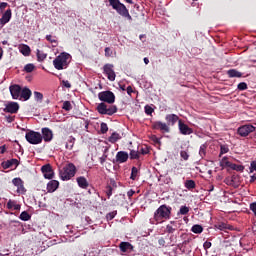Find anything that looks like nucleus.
I'll return each instance as SVG.
<instances>
[{"instance_id": "f257e3e1", "label": "nucleus", "mask_w": 256, "mask_h": 256, "mask_svg": "<svg viewBox=\"0 0 256 256\" xmlns=\"http://www.w3.org/2000/svg\"><path fill=\"white\" fill-rule=\"evenodd\" d=\"M71 59V54L62 52L53 60V66L57 69V71H63V69H67L69 67Z\"/></svg>"}, {"instance_id": "f03ea898", "label": "nucleus", "mask_w": 256, "mask_h": 256, "mask_svg": "<svg viewBox=\"0 0 256 256\" xmlns=\"http://www.w3.org/2000/svg\"><path fill=\"white\" fill-rule=\"evenodd\" d=\"M171 217V207L167 205H161L154 213V220L157 223H163V219H169Z\"/></svg>"}, {"instance_id": "7ed1b4c3", "label": "nucleus", "mask_w": 256, "mask_h": 256, "mask_svg": "<svg viewBox=\"0 0 256 256\" xmlns=\"http://www.w3.org/2000/svg\"><path fill=\"white\" fill-rule=\"evenodd\" d=\"M76 173L77 167H75L73 163H69L60 170L59 175L62 181H69L72 177H75Z\"/></svg>"}, {"instance_id": "20e7f679", "label": "nucleus", "mask_w": 256, "mask_h": 256, "mask_svg": "<svg viewBox=\"0 0 256 256\" xmlns=\"http://www.w3.org/2000/svg\"><path fill=\"white\" fill-rule=\"evenodd\" d=\"M112 9H115L119 15L122 17H126L131 21V16L129 14V10H127V7H125V4L121 3L119 0H108Z\"/></svg>"}, {"instance_id": "39448f33", "label": "nucleus", "mask_w": 256, "mask_h": 256, "mask_svg": "<svg viewBox=\"0 0 256 256\" xmlns=\"http://www.w3.org/2000/svg\"><path fill=\"white\" fill-rule=\"evenodd\" d=\"M25 139L30 143V145H39L43 142V136L41 133L33 130L26 133Z\"/></svg>"}, {"instance_id": "423d86ee", "label": "nucleus", "mask_w": 256, "mask_h": 256, "mask_svg": "<svg viewBox=\"0 0 256 256\" xmlns=\"http://www.w3.org/2000/svg\"><path fill=\"white\" fill-rule=\"evenodd\" d=\"M97 111L98 113H100V115H115V112L117 111V106L107 107V104L102 102L98 104Z\"/></svg>"}, {"instance_id": "0eeeda50", "label": "nucleus", "mask_w": 256, "mask_h": 256, "mask_svg": "<svg viewBox=\"0 0 256 256\" xmlns=\"http://www.w3.org/2000/svg\"><path fill=\"white\" fill-rule=\"evenodd\" d=\"M98 98L103 103H108L109 105H113L115 103V94L111 91H103L98 94Z\"/></svg>"}, {"instance_id": "6e6552de", "label": "nucleus", "mask_w": 256, "mask_h": 256, "mask_svg": "<svg viewBox=\"0 0 256 256\" xmlns=\"http://www.w3.org/2000/svg\"><path fill=\"white\" fill-rule=\"evenodd\" d=\"M152 128L162 131V133H169L171 131V129L169 128V124L161 121L153 122Z\"/></svg>"}, {"instance_id": "1a4fd4ad", "label": "nucleus", "mask_w": 256, "mask_h": 256, "mask_svg": "<svg viewBox=\"0 0 256 256\" xmlns=\"http://www.w3.org/2000/svg\"><path fill=\"white\" fill-rule=\"evenodd\" d=\"M253 131H255V126L251 124H247L238 128V134H240L241 137H247V135H249V133H253Z\"/></svg>"}, {"instance_id": "9d476101", "label": "nucleus", "mask_w": 256, "mask_h": 256, "mask_svg": "<svg viewBox=\"0 0 256 256\" xmlns=\"http://www.w3.org/2000/svg\"><path fill=\"white\" fill-rule=\"evenodd\" d=\"M41 171L45 179H53L55 175V172H53V168H51V165L49 164L42 166Z\"/></svg>"}, {"instance_id": "9b49d317", "label": "nucleus", "mask_w": 256, "mask_h": 256, "mask_svg": "<svg viewBox=\"0 0 256 256\" xmlns=\"http://www.w3.org/2000/svg\"><path fill=\"white\" fill-rule=\"evenodd\" d=\"M104 73L107 75L109 81H115V71L113 70V64L104 65Z\"/></svg>"}, {"instance_id": "f8f14e48", "label": "nucleus", "mask_w": 256, "mask_h": 256, "mask_svg": "<svg viewBox=\"0 0 256 256\" xmlns=\"http://www.w3.org/2000/svg\"><path fill=\"white\" fill-rule=\"evenodd\" d=\"M41 133H42V139L46 142V143H50V141H53V131L49 128H42L41 129Z\"/></svg>"}, {"instance_id": "ddd939ff", "label": "nucleus", "mask_w": 256, "mask_h": 256, "mask_svg": "<svg viewBox=\"0 0 256 256\" xmlns=\"http://www.w3.org/2000/svg\"><path fill=\"white\" fill-rule=\"evenodd\" d=\"M9 91L13 99H19L21 97V86L14 84L9 87Z\"/></svg>"}, {"instance_id": "4468645a", "label": "nucleus", "mask_w": 256, "mask_h": 256, "mask_svg": "<svg viewBox=\"0 0 256 256\" xmlns=\"http://www.w3.org/2000/svg\"><path fill=\"white\" fill-rule=\"evenodd\" d=\"M178 128L182 135H191L193 133V129L181 122V120L178 121Z\"/></svg>"}, {"instance_id": "2eb2a0df", "label": "nucleus", "mask_w": 256, "mask_h": 256, "mask_svg": "<svg viewBox=\"0 0 256 256\" xmlns=\"http://www.w3.org/2000/svg\"><path fill=\"white\" fill-rule=\"evenodd\" d=\"M5 113H17L19 111V104L17 102H10L4 108Z\"/></svg>"}, {"instance_id": "dca6fc26", "label": "nucleus", "mask_w": 256, "mask_h": 256, "mask_svg": "<svg viewBox=\"0 0 256 256\" xmlns=\"http://www.w3.org/2000/svg\"><path fill=\"white\" fill-rule=\"evenodd\" d=\"M177 229H179V222L171 221L166 226V233H169L170 235H173V233H175V231H177Z\"/></svg>"}, {"instance_id": "f3484780", "label": "nucleus", "mask_w": 256, "mask_h": 256, "mask_svg": "<svg viewBox=\"0 0 256 256\" xmlns=\"http://www.w3.org/2000/svg\"><path fill=\"white\" fill-rule=\"evenodd\" d=\"M12 183L17 187L18 193H25V186H23V180H21V178H14Z\"/></svg>"}, {"instance_id": "a211bd4d", "label": "nucleus", "mask_w": 256, "mask_h": 256, "mask_svg": "<svg viewBox=\"0 0 256 256\" xmlns=\"http://www.w3.org/2000/svg\"><path fill=\"white\" fill-rule=\"evenodd\" d=\"M59 189V181L57 180H51L47 184V191L48 193H55Z\"/></svg>"}, {"instance_id": "6ab92c4d", "label": "nucleus", "mask_w": 256, "mask_h": 256, "mask_svg": "<svg viewBox=\"0 0 256 256\" xmlns=\"http://www.w3.org/2000/svg\"><path fill=\"white\" fill-rule=\"evenodd\" d=\"M165 120L168 127L169 125L173 126L175 123H177V121H179V116H177V114H167Z\"/></svg>"}, {"instance_id": "aec40b11", "label": "nucleus", "mask_w": 256, "mask_h": 256, "mask_svg": "<svg viewBox=\"0 0 256 256\" xmlns=\"http://www.w3.org/2000/svg\"><path fill=\"white\" fill-rule=\"evenodd\" d=\"M11 21V9H8L5 11V13L0 18V25L3 27V25H7Z\"/></svg>"}, {"instance_id": "412c9836", "label": "nucleus", "mask_w": 256, "mask_h": 256, "mask_svg": "<svg viewBox=\"0 0 256 256\" xmlns=\"http://www.w3.org/2000/svg\"><path fill=\"white\" fill-rule=\"evenodd\" d=\"M129 159V154L125 151H120L116 154L117 163H125Z\"/></svg>"}, {"instance_id": "4be33fe9", "label": "nucleus", "mask_w": 256, "mask_h": 256, "mask_svg": "<svg viewBox=\"0 0 256 256\" xmlns=\"http://www.w3.org/2000/svg\"><path fill=\"white\" fill-rule=\"evenodd\" d=\"M31 89L25 87L20 92V99H23V101H29L31 99Z\"/></svg>"}, {"instance_id": "5701e85b", "label": "nucleus", "mask_w": 256, "mask_h": 256, "mask_svg": "<svg viewBox=\"0 0 256 256\" xmlns=\"http://www.w3.org/2000/svg\"><path fill=\"white\" fill-rule=\"evenodd\" d=\"M18 49L24 57H29L31 55V48L27 44H20Z\"/></svg>"}, {"instance_id": "b1692460", "label": "nucleus", "mask_w": 256, "mask_h": 256, "mask_svg": "<svg viewBox=\"0 0 256 256\" xmlns=\"http://www.w3.org/2000/svg\"><path fill=\"white\" fill-rule=\"evenodd\" d=\"M76 181L81 189H87V187H89V182L87 181L86 177L80 176L76 179Z\"/></svg>"}, {"instance_id": "393cba45", "label": "nucleus", "mask_w": 256, "mask_h": 256, "mask_svg": "<svg viewBox=\"0 0 256 256\" xmlns=\"http://www.w3.org/2000/svg\"><path fill=\"white\" fill-rule=\"evenodd\" d=\"M7 209H14V211H19L21 209V205H19L15 200H9L7 202Z\"/></svg>"}, {"instance_id": "a878e982", "label": "nucleus", "mask_w": 256, "mask_h": 256, "mask_svg": "<svg viewBox=\"0 0 256 256\" xmlns=\"http://www.w3.org/2000/svg\"><path fill=\"white\" fill-rule=\"evenodd\" d=\"M19 165V160L17 159H11L5 162L6 169H9V167H17Z\"/></svg>"}, {"instance_id": "bb28decb", "label": "nucleus", "mask_w": 256, "mask_h": 256, "mask_svg": "<svg viewBox=\"0 0 256 256\" xmlns=\"http://www.w3.org/2000/svg\"><path fill=\"white\" fill-rule=\"evenodd\" d=\"M121 139V135L117 132L112 133V135L108 138L110 143H117Z\"/></svg>"}, {"instance_id": "cd10ccee", "label": "nucleus", "mask_w": 256, "mask_h": 256, "mask_svg": "<svg viewBox=\"0 0 256 256\" xmlns=\"http://www.w3.org/2000/svg\"><path fill=\"white\" fill-rule=\"evenodd\" d=\"M207 155V144H202L199 149V156L201 159H205V156Z\"/></svg>"}, {"instance_id": "c85d7f7f", "label": "nucleus", "mask_w": 256, "mask_h": 256, "mask_svg": "<svg viewBox=\"0 0 256 256\" xmlns=\"http://www.w3.org/2000/svg\"><path fill=\"white\" fill-rule=\"evenodd\" d=\"M231 166V162H229V159L227 157H223L221 160H220V167H222V169H225V168H229Z\"/></svg>"}, {"instance_id": "c756f323", "label": "nucleus", "mask_w": 256, "mask_h": 256, "mask_svg": "<svg viewBox=\"0 0 256 256\" xmlns=\"http://www.w3.org/2000/svg\"><path fill=\"white\" fill-rule=\"evenodd\" d=\"M75 145V138L73 136H70L66 142V149H73V146Z\"/></svg>"}, {"instance_id": "7c9ffc66", "label": "nucleus", "mask_w": 256, "mask_h": 256, "mask_svg": "<svg viewBox=\"0 0 256 256\" xmlns=\"http://www.w3.org/2000/svg\"><path fill=\"white\" fill-rule=\"evenodd\" d=\"M229 169H232L233 171L243 172L245 170V167L243 165H237L230 162Z\"/></svg>"}, {"instance_id": "2f4dec72", "label": "nucleus", "mask_w": 256, "mask_h": 256, "mask_svg": "<svg viewBox=\"0 0 256 256\" xmlns=\"http://www.w3.org/2000/svg\"><path fill=\"white\" fill-rule=\"evenodd\" d=\"M184 187H186V189H195L196 187V184H195V181L193 180H186L185 183H184Z\"/></svg>"}, {"instance_id": "473e14b6", "label": "nucleus", "mask_w": 256, "mask_h": 256, "mask_svg": "<svg viewBox=\"0 0 256 256\" xmlns=\"http://www.w3.org/2000/svg\"><path fill=\"white\" fill-rule=\"evenodd\" d=\"M192 233L200 234L203 233V226L196 224L191 228Z\"/></svg>"}, {"instance_id": "72a5a7b5", "label": "nucleus", "mask_w": 256, "mask_h": 256, "mask_svg": "<svg viewBox=\"0 0 256 256\" xmlns=\"http://www.w3.org/2000/svg\"><path fill=\"white\" fill-rule=\"evenodd\" d=\"M227 73H228L229 77H241L242 76L241 72H239L235 69L228 70Z\"/></svg>"}, {"instance_id": "f704fd0d", "label": "nucleus", "mask_w": 256, "mask_h": 256, "mask_svg": "<svg viewBox=\"0 0 256 256\" xmlns=\"http://www.w3.org/2000/svg\"><path fill=\"white\" fill-rule=\"evenodd\" d=\"M129 247H131V244L129 242H121L120 243V250L122 251V253H126L127 249H129Z\"/></svg>"}, {"instance_id": "c9c22d12", "label": "nucleus", "mask_w": 256, "mask_h": 256, "mask_svg": "<svg viewBox=\"0 0 256 256\" xmlns=\"http://www.w3.org/2000/svg\"><path fill=\"white\" fill-rule=\"evenodd\" d=\"M20 219H21V221H29V219H31V215H29V213L27 211H23L20 214Z\"/></svg>"}, {"instance_id": "e433bc0d", "label": "nucleus", "mask_w": 256, "mask_h": 256, "mask_svg": "<svg viewBox=\"0 0 256 256\" xmlns=\"http://www.w3.org/2000/svg\"><path fill=\"white\" fill-rule=\"evenodd\" d=\"M37 57L38 61H45V59H47V54L43 51L37 50Z\"/></svg>"}, {"instance_id": "4c0bfd02", "label": "nucleus", "mask_w": 256, "mask_h": 256, "mask_svg": "<svg viewBox=\"0 0 256 256\" xmlns=\"http://www.w3.org/2000/svg\"><path fill=\"white\" fill-rule=\"evenodd\" d=\"M225 153H229V147L227 145H221L219 157H221V155H225Z\"/></svg>"}, {"instance_id": "58836bf2", "label": "nucleus", "mask_w": 256, "mask_h": 256, "mask_svg": "<svg viewBox=\"0 0 256 256\" xmlns=\"http://www.w3.org/2000/svg\"><path fill=\"white\" fill-rule=\"evenodd\" d=\"M34 70H35V65L33 64H27L24 67V71H26V73H33Z\"/></svg>"}, {"instance_id": "ea45409f", "label": "nucleus", "mask_w": 256, "mask_h": 256, "mask_svg": "<svg viewBox=\"0 0 256 256\" xmlns=\"http://www.w3.org/2000/svg\"><path fill=\"white\" fill-rule=\"evenodd\" d=\"M189 213V207L181 206L178 215H187Z\"/></svg>"}, {"instance_id": "a19ab883", "label": "nucleus", "mask_w": 256, "mask_h": 256, "mask_svg": "<svg viewBox=\"0 0 256 256\" xmlns=\"http://www.w3.org/2000/svg\"><path fill=\"white\" fill-rule=\"evenodd\" d=\"M137 173H139V170L137 169V167H133L131 171L130 179L135 181V179H137Z\"/></svg>"}, {"instance_id": "79ce46f5", "label": "nucleus", "mask_w": 256, "mask_h": 256, "mask_svg": "<svg viewBox=\"0 0 256 256\" xmlns=\"http://www.w3.org/2000/svg\"><path fill=\"white\" fill-rule=\"evenodd\" d=\"M62 109H64V111H71V109H73V107L71 106V102L65 101L63 103Z\"/></svg>"}, {"instance_id": "37998d69", "label": "nucleus", "mask_w": 256, "mask_h": 256, "mask_svg": "<svg viewBox=\"0 0 256 256\" xmlns=\"http://www.w3.org/2000/svg\"><path fill=\"white\" fill-rule=\"evenodd\" d=\"M180 157L182 159H184V161H188L189 160V152L188 151H185V150H182L180 152Z\"/></svg>"}, {"instance_id": "c03bdc74", "label": "nucleus", "mask_w": 256, "mask_h": 256, "mask_svg": "<svg viewBox=\"0 0 256 256\" xmlns=\"http://www.w3.org/2000/svg\"><path fill=\"white\" fill-rule=\"evenodd\" d=\"M46 39L50 43H54L53 47H57V40L55 39V37H53L52 35H47Z\"/></svg>"}, {"instance_id": "a18cd8bd", "label": "nucleus", "mask_w": 256, "mask_h": 256, "mask_svg": "<svg viewBox=\"0 0 256 256\" xmlns=\"http://www.w3.org/2000/svg\"><path fill=\"white\" fill-rule=\"evenodd\" d=\"M117 215V212L113 211L106 215L107 221H112V219H115V216Z\"/></svg>"}, {"instance_id": "49530a36", "label": "nucleus", "mask_w": 256, "mask_h": 256, "mask_svg": "<svg viewBox=\"0 0 256 256\" xmlns=\"http://www.w3.org/2000/svg\"><path fill=\"white\" fill-rule=\"evenodd\" d=\"M100 129H101V133H107V131H109V127L107 126V123H105V122L101 123Z\"/></svg>"}, {"instance_id": "de8ad7c7", "label": "nucleus", "mask_w": 256, "mask_h": 256, "mask_svg": "<svg viewBox=\"0 0 256 256\" xmlns=\"http://www.w3.org/2000/svg\"><path fill=\"white\" fill-rule=\"evenodd\" d=\"M34 99L36 101H43V94L41 92H34Z\"/></svg>"}, {"instance_id": "09e8293b", "label": "nucleus", "mask_w": 256, "mask_h": 256, "mask_svg": "<svg viewBox=\"0 0 256 256\" xmlns=\"http://www.w3.org/2000/svg\"><path fill=\"white\" fill-rule=\"evenodd\" d=\"M130 159H139V152L135 150L130 151Z\"/></svg>"}, {"instance_id": "8fccbe9b", "label": "nucleus", "mask_w": 256, "mask_h": 256, "mask_svg": "<svg viewBox=\"0 0 256 256\" xmlns=\"http://www.w3.org/2000/svg\"><path fill=\"white\" fill-rule=\"evenodd\" d=\"M239 91H245L247 89V83L241 82L238 84Z\"/></svg>"}, {"instance_id": "3c124183", "label": "nucleus", "mask_w": 256, "mask_h": 256, "mask_svg": "<svg viewBox=\"0 0 256 256\" xmlns=\"http://www.w3.org/2000/svg\"><path fill=\"white\" fill-rule=\"evenodd\" d=\"M145 113L146 115H152L153 108L151 106H145Z\"/></svg>"}, {"instance_id": "603ef678", "label": "nucleus", "mask_w": 256, "mask_h": 256, "mask_svg": "<svg viewBox=\"0 0 256 256\" xmlns=\"http://www.w3.org/2000/svg\"><path fill=\"white\" fill-rule=\"evenodd\" d=\"M113 55V51H111V48L106 47L105 48V57H111Z\"/></svg>"}, {"instance_id": "864d4df0", "label": "nucleus", "mask_w": 256, "mask_h": 256, "mask_svg": "<svg viewBox=\"0 0 256 256\" xmlns=\"http://www.w3.org/2000/svg\"><path fill=\"white\" fill-rule=\"evenodd\" d=\"M253 171H256V160L250 163V173H253Z\"/></svg>"}, {"instance_id": "5fc2aeb1", "label": "nucleus", "mask_w": 256, "mask_h": 256, "mask_svg": "<svg viewBox=\"0 0 256 256\" xmlns=\"http://www.w3.org/2000/svg\"><path fill=\"white\" fill-rule=\"evenodd\" d=\"M250 211H252L256 217V202L250 204Z\"/></svg>"}, {"instance_id": "6e6d98bb", "label": "nucleus", "mask_w": 256, "mask_h": 256, "mask_svg": "<svg viewBox=\"0 0 256 256\" xmlns=\"http://www.w3.org/2000/svg\"><path fill=\"white\" fill-rule=\"evenodd\" d=\"M62 85L64 87H66L67 89H71V83H69V81H67V80H63Z\"/></svg>"}, {"instance_id": "4d7b16f0", "label": "nucleus", "mask_w": 256, "mask_h": 256, "mask_svg": "<svg viewBox=\"0 0 256 256\" xmlns=\"http://www.w3.org/2000/svg\"><path fill=\"white\" fill-rule=\"evenodd\" d=\"M224 183H226V185H233V177L232 178H226L224 180Z\"/></svg>"}, {"instance_id": "13d9d810", "label": "nucleus", "mask_w": 256, "mask_h": 256, "mask_svg": "<svg viewBox=\"0 0 256 256\" xmlns=\"http://www.w3.org/2000/svg\"><path fill=\"white\" fill-rule=\"evenodd\" d=\"M101 165L107 161V154H104L102 157L99 158Z\"/></svg>"}, {"instance_id": "bf43d9fd", "label": "nucleus", "mask_w": 256, "mask_h": 256, "mask_svg": "<svg viewBox=\"0 0 256 256\" xmlns=\"http://www.w3.org/2000/svg\"><path fill=\"white\" fill-rule=\"evenodd\" d=\"M216 227H217V229H219L220 231H223V230L227 229V227L225 226V224H219V225H217Z\"/></svg>"}, {"instance_id": "052dcab7", "label": "nucleus", "mask_w": 256, "mask_h": 256, "mask_svg": "<svg viewBox=\"0 0 256 256\" xmlns=\"http://www.w3.org/2000/svg\"><path fill=\"white\" fill-rule=\"evenodd\" d=\"M7 151V147L5 145L0 147V155H3Z\"/></svg>"}, {"instance_id": "680f3d73", "label": "nucleus", "mask_w": 256, "mask_h": 256, "mask_svg": "<svg viewBox=\"0 0 256 256\" xmlns=\"http://www.w3.org/2000/svg\"><path fill=\"white\" fill-rule=\"evenodd\" d=\"M204 249H211V242L206 241V242L204 243Z\"/></svg>"}, {"instance_id": "e2e57ef3", "label": "nucleus", "mask_w": 256, "mask_h": 256, "mask_svg": "<svg viewBox=\"0 0 256 256\" xmlns=\"http://www.w3.org/2000/svg\"><path fill=\"white\" fill-rule=\"evenodd\" d=\"M7 7V2L0 3V10L3 11Z\"/></svg>"}, {"instance_id": "0e129e2a", "label": "nucleus", "mask_w": 256, "mask_h": 256, "mask_svg": "<svg viewBox=\"0 0 256 256\" xmlns=\"http://www.w3.org/2000/svg\"><path fill=\"white\" fill-rule=\"evenodd\" d=\"M127 195H128V197H133V195H135V191L134 190H129L127 192Z\"/></svg>"}, {"instance_id": "69168bd1", "label": "nucleus", "mask_w": 256, "mask_h": 256, "mask_svg": "<svg viewBox=\"0 0 256 256\" xmlns=\"http://www.w3.org/2000/svg\"><path fill=\"white\" fill-rule=\"evenodd\" d=\"M128 95H131V93H133V88L131 86H128L126 89Z\"/></svg>"}, {"instance_id": "338daca9", "label": "nucleus", "mask_w": 256, "mask_h": 256, "mask_svg": "<svg viewBox=\"0 0 256 256\" xmlns=\"http://www.w3.org/2000/svg\"><path fill=\"white\" fill-rule=\"evenodd\" d=\"M159 245H165V239L161 238L158 240Z\"/></svg>"}, {"instance_id": "774afa93", "label": "nucleus", "mask_w": 256, "mask_h": 256, "mask_svg": "<svg viewBox=\"0 0 256 256\" xmlns=\"http://www.w3.org/2000/svg\"><path fill=\"white\" fill-rule=\"evenodd\" d=\"M254 181H256V176L255 175L251 176L250 183H253Z\"/></svg>"}]
</instances>
